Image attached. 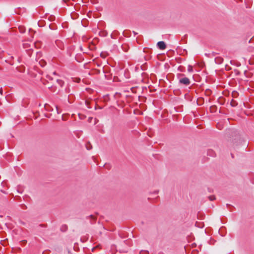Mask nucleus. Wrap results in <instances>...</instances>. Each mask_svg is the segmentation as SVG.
<instances>
[{"label": "nucleus", "instance_id": "obj_4", "mask_svg": "<svg viewBox=\"0 0 254 254\" xmlns=\"http://www.w3.org/2000/svg\"><path fill=\"white\" fill-rule=\"evenodd\" d=\"M215 62L217 64H220L222 63L223 59L221 58H215Z\"/></svg>", "mask_w": 254, "mask_h": 254}, {"label": "nucleus", "instance_id": "obj_26", "mask_svg": "<svg viewBox=\"0 0 254 254\" xmlns=\"http://www.w3.org/2000/svg\"><path fill=\"white\" fill-rule=\"evenodd\" d=\"M209 152H211V153H213V151H210Z\"/></svg>", "mask_w": 254, "mask_h": 254}, {"label": "nucleus", "instance_id": "obj_12", "mask_svg": "<svg viewBox=\"0 0 254 254\" xmlns=\"http://www.w3.org/2000/svg\"><path fill=\"white\" fill-rule=\"evenodd\" d=\"M188 71L189 72H192L193 71V67L191 65H189L188 68Z\"/></svg>", "mask_w": 254, "mask_h": 254}, {"label": "nucleus", "instance_id": "obj_20", "mask_svg": "<svg viewBox=\"0 0 254 254\" xmlns=\"http://www.w3.org/2000/svg\"><path fill=\"white\" fill-rule=\"evenodd\" d=\"M0 95H2V94H3L2 89V88H1H1H0Z\"/></svg>", "mask_w": 254, "mask_h": 254}, {"label": "nucleus", "instance_id": "obj_17", "mask_svg": "<svg viewBox=\"0 0 254 254\" xmlns=\"http://www.w3.org/2000/svg\"><path fill=\"white\" fill-rule=\"evenodd\" d=\"M209 199L210 200L212 201L215 199V197L214 195H211L209 196Z\"/></svg>", "mask_w": 254, "mask_h": 254}, {"label": "nucleus", "instance_id": "obj_21", "mask_svg": "<svg viewBox=\"0 0 254 254\" xmlns=\"http://www.w3.org/2000/svg\"><path fill=\"white\" fill-rule=\"evenodd\" d=\"M205 92L208 95L210 93V92H211V91L210 90H206Z\"/></svg>", "mask_w": 254, "mask_h": 254}, {"label": "nucleus", "instance_id": "obj_10", "mask_svg": "<svg viewBox=\"0 0 254 254\" xmlns=\"http://www.w3.org/2000/svg\"><path fill=\"white\" fill-rule=\"evenodd\" d=\"M19 30L20 32L21 33H23L25 31V28L23 27H19Z\"/></svg>", "mask_w": 254, "mask_h": 254}, {"label": "nucleus", "instance_id": "obj_6", "mask_svg": "<svg viewBox=\"0 0 254 254\" xmlns=\"http://www.w3.org/2000/svg\"><path fill=\"white\" fill-rule=\"evenodd\" d=\"M122 49L123 50L125 51V52H127L128 51V47L127 46V45H126V44H124V45H123L122 46Z\"/></svg>", "mask_w": 254, "mask_h": 254}, {"label": "nucleus", "instance_id": "obj_25", "mask_svg": "<svg viewBox=\"0 0 254 254\" xmlns=\"http://www.w3.org/2000/svg\"><path fill=\"white\" fill-rule=\"evenodd\" d=\"M53 74H55V75H56V72H54L53 73Z\"/></svg>", "mask_w": 254, "mask_h": 254}, {"label": "nucleus", "instance_id": "obj_18", "mask_svg": "<svg viewBox=\"0 0 254 254\" xmlns=\"http://www.w3.org/2000/svg\"><path fill=\"white\" fill-rule=\"evenodd\" d=\"M89 218H91L92 220L94 221L95 220V217L94 216L91 215L89 216Z\"/></svg>", "mask_w": 254, "mask_h": 254}, {"label": "nucleus", "instance_id": "obj_16", "mask_svg": "<svg viewBox=\"0 0 254 254\" xmlns=\"http://www.w3.org/2000/svg\"><path fill=\"white\" fill-rule=\"evenodd\" d=\"M67 227L66 225H64L62 227L61 230L62 231H65L67 230Z\"/></svg>", "mask_w": 254, "mask_h": 254}, {"label": "nucleus", "instance_id": "obj_2", "mask_svg": "<svg viewBox=\"0 0 254 254\" xmlns=\"http://www.w3.org/2000/svg\"><path fill=\"white\" fill-rule=\"evenodd\" d=\"M157 46L160 50H164L166 48V44L163 41H160L157 43Z\"/></svg>", "mask_w": 254, "mask_h": 254}, {"label": "nucleus", "instance_id": "obj_8", "mask_svg": "<svg viewBox=\"0 0 254 254\" xmlns=\"http://www.w3.org/2000/svg\"><path fill=\"white\" fill-rule=\"evenodd\" d=\"M39 64L42 67H44L46 64V63L44 60H41L40 61H39Z\"/></svg>", "mask_w": 254, "mask_h": 254}, {"label": "nucleus", "instance_id": "obj_11", "mask_svg": "<svg viewBox=\"0 0 254 254\" xmlns=\"http://www.w3.org/2000/svg\"><path fill=\"white\" fill-rule=\"evenodd\" d=\"M23 46L24 48H25V49H27V48L30 47V44L28 43H23Z\"/></svg>", "mask_w": 254, "mask_h": 254}, {"label": "nucleus", "instance_id": "obj_24", "mask_svg": "<svg viewBox=\"0 0 254 254\" xmlns=\"http://www.w3.org/2000/svg\"><path fill=\"white\" fill-rule=\"evenodd\" d=\"M179 75L181 76H184V74H180Z\"/></svg>", "mask_w": 254, "mask_h": 254}, {"label": "nucleus", "instance_id": "obj_3", "mask_svg": "<svg viewBox=\"0 0 254 254\" xmlns=\"http://www.w3.org/2000/svg\"><path fill=\"white\" fill-rule=\"evenodd\" d=\"M55 44L60 49H62L64 47L63 44L60 40H57L55 41Z\"/></svg>", "mask_w": 254, "mask_h": 254}, {"label": "nucleus", "instance_id": "obj_5", "mask_svg": "<svg viewBox=\"0 0 254 254\" xmlns=\"http://www.w3.org/2000/svg\"><path fill=\"white\" fill-rule=\"evenodd\" d=\"M44 107H45V110L48 111H53V109H51V107H50V106L49 105L45 104Z\"/></svg>", "mask_w": 254, "mask_h": 254}, {"label": "nucleus", "instance_id": "obj_7", "mask_svg": "<svg viewBox=\"0 0 254 254\" xmlns=\"http://www.w3.org/2000/svg\"><path fill=\"white\" fill-rule=\"evenodd\" d=\"M56 81L58 84L61 87L63 85L64 83V81L61 79H57Z\"/></svg>", "mask_w": 254, "mask_h": 254}, {"label": "nucleus", "instance_id": "obj_22", "mask_svg": "<svg viewBox=\"0 0 254 254\" xmlns=\"http://www.w3.org/2000/svg\"><path fill=\"white\" fill-rule=\"evenodd\" d=\"M197 253V252L196 251H193L192 252L191 254H196Z\"/></svg>", "mask_w": 254, "mask_h": 254}, {"label": "nucleus", "instance_id": "obj_1", "mask_svg": "<svg viewBox=\"0 0 254 254\" xmlns=\"http://www.w3.org/2000/svg\"><path fill=\"white\" fill-rule=\"evenodd\" d=\"M179 83L188 86L190 84V81L188 77H183L179 79Z\"/></svg>", "mask_w": 254, "mask_h": 254}, {"label": "nucleus", "instance_id": "obj_23", "mask_svg": "<svg viewBox=\"0 0 254 254\" xmlns=\"http://www.w3.org/2000/svg\"><path fill=\"white\" fill-rule=\"evenodd\" d=\"M56 109H57V113H58V114H60V112H59V109H58V107H57V106H56Z\"/></svg>", "mask_w": 254, "mask_h": 254}, {"label": "nucleus", "instance_id": "obj_9", "mask_svg": "<svg viewBox=\"0 0 254 254\" xmlns=\"http://www.w3.org/2000/svg\"><path fill=\"white\" fill-rule=\"evenodd\" d=\"M231 105L233 107H235L237 105V103L235 101H234L233 99H232L231 102Z\"/></svg>", "mask_w": 254, "mask_h": 254}, {"label": "nucleus", "instance_id": "obj_14", "mask_svg": "<svg viewBox=\"0 0 254 254\" xmlns=\"http://www.w3.org/2000/svg\"><path fill=\"white\" fill-rule=\"evenodd\" d=\"M29 32H30V34L31 35V37L29 38V41H31V39H32L33 38V34H34V33H32V32H33V30H31V29H30V30H29Z\"/></svg>", "mask_w": 254, "mask_h": 254}, {"label": "nucleus", "instance_id": "obj_19", "mask_svg": "<svg viewBox=\"0 0 254 254\" xmlns=\"http://www.w3.org/2000/svg\"><path fill=\"white\" fill-rule=\"evenodd\" d=\"M140 254H148V252L147 251H141L140 252Z\"/></svg>", "mask_w": 254, "mask_h": 254}, {"label": "nucleus", "instance_id": "obj_13", "mask_svg": "<svg viewBox=\"0 0 254 254\" xmlns=\"http://www.w3.org/2000/svg\"><path fill=\"white\" fill-rule=\"evenodd\" d=\"M238 95V93L236 91H233L232 92V96L234 98H236L237 97Z\"/></svg>", "mask_w": 254, "mask_h": 254}, {"label": "nucleus", "instance_id": "obj_15", "mask_svg": "<svg viewBox=\"0 0 254 254\" xmlns=\"http://www.w3.org/2000/svg\"><path fill=\"white\" fill-rule=\"evenodd\" d=\"M86 148L88 149V150H90L91 148H92V146H91V145L90 144V143H87L86 145Z\"/></svg>", "mask_w": 254, "mask_h": 254}]
</instances>
